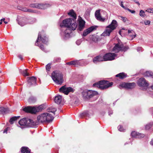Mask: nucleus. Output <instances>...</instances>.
<instances>
[{"mask_svg":"<svg viewBox=\"0 0 153 153\" xmlns=\"http://www.w3.org/2000/svg\"><path fill=\"white\" fill-rule=\"evenodd\" d=\"M61 27H67L65 30H62L60 33L62 38L65 40L67 39L70 37V34L71 31L75 30L77 27V24L74 20L72 19H67L63 20L60 24Z\"/></svg>","mask_w":153,"mask_h":153,"instance_id":"obj_1","label":"nucleus"},{"mask_svg":"<svg viewBox=\"0 0 153 153\" xmlns=\"http://www.w3.org/2000/svg\"><path fill=\"white\" fill-rule=\"evenodd\" d=\"M54 117L52 115L48 113H44L39 115L37 117V121L39 123L44 122H50L53 120Z\"/></svg>","mask_w":153,"mask_h":153,"instance_id":"obj_2","label":"nucleus"},{"mask_svg":"<svg viewBox=\"0 0 153 153\" xmlns=\"http://www.w3.org/2000/svg\"><path fill=\"white\" fill-rule=\"evenodd\" d=\"M53 81L57 84L61 85L63 81V75L61 73L55 71L53 72L51 75Z\"/></svg>","mask_w":153,"mask_h":153,"instance_id":"obj_3","label":"nucleus"},{"mask_svg":"<svg viewBox=\"0 0 153 153\" xmlns=\"http://www.w3.org/2000/svg\"><path fill=\"white\" fill-rule=\"evenodd\" d=\"M117 25V23L116 21L113 20L111 24L106 27V30L102 34V36H109L111 33L116 28Z\"/></svg>","mask_w":153,"mask_h":153,"instance_id":"obj_4","label":"nucleus"},{"mask_svg":"<svg viewBox=\"0 0 153 153\" xmlns=\"http://www.w3.org/2000/svg\"><path fill=\"white\" fill-rule=\"evenodd\" d=\"M113 82H109L107 81L102 80L94 84L93 86L97 87L102 89H106L111 86Z\"/></svg>","mask_w":153,"mask_h":153,"instance_id":"obj_5","label":"nucleus"},{"mask_svg":"<svg viewBox=\"0 0 153 153\" xmlns=\"http://www.w3.org/2000/svg\"><path fill=\"white\" fill-rule=\"evenodd\" d=\"M44 106L41 105L35 107L28 106L24 108L23 110L27 112H29L32 114H35L37 112L41 111L44 109Z\"/></svg>","mask_w":153,"mask_h":153,"instance_id":"obj_6","label":"nucleus"},{"mask_svg":"<svg viewBox=\"0 0 153 153\" xmlns=\"http://www.w3.org/2000/svg\"><path fill=\"white\" fill-rule=\"evenodd\" d=\"M128 49L127 47H124L123 44L119 43L117 44L113 48L112 51L115 53H118L121 51H126Z\"/></svg>","mask_w":153,"mask_h":153,"instance_id":"obj_7","label":"nucleus"},{"mask_svg":"<svg viewBox=\"0 0 153 153\" xmlns=\"http://www.w3.org/2000/svg\"><path fill=\"white\" fill-rule=\"evenodd\" d=\"M30 121V119L28 118H23L19 121V123L20 126H18L22 128L28 127V123Z\"/></svg>","mask_w":153,"mask_h":153,"instance_id":"obj_8","label":"nucleus"},{"mask_svg":"<svg viewBox=\"0 0 153 153\" xmlns=\"http://www.w3.org/2000/svg\"><path fill=\"white\" fill-rule=\"evenodd\" d=\"M116 54L114 53H108L103 56L104 61H111L114 60Z\"/></svg>","mask_w":153,"mask_h":153,"instance_id":"obj_9","label":"nucleus"},{"mask_svg":"<svg viewBox=\"0 0 153 153\" xmlns=\"http://www.w3.org/2000/svg\"><path fill=\"white\" fill-rule=\"evenodd\" d=\"M60 92L64 93L65 94L68 95L70 92H73L74 91V89L70 87H67L66 85L62 86L59 89Z\"/></svg>","mask_w":153,"mask_h":153,"instance_id":"obj_10","label":"nucleus"},{"mask_svg":"<svg viewBox=\"0 0 153 153\" xmlns=\"http://www.w3.org/2000/svg\"><path fill=\"white\" fill-rule=\"evenodd\" d=\"M43 33L44 32L42 31V32H39V33L37 39L36 40V43L35 44V45L38 46L37 44L39 41H42L43 43L45 44H47L48 41V39L45 36L42 37V33Z\"/></svg>","mask_w":153,"mask_h":153,"instance_id":"obj_11","label":"nucleus"},{"mask_svg":"<svg viewBox=\"0 0 153 153\" xmlns=\"http://www.w3.org/2000/svg\"><path fill=\"white\" fill-rule=\"evenodd\" d=\"M136 86V84L134 82L131 83H123L120 84L119 86V88L120 87L122 88H124L127 89H133Z\"/></svg>","mask_w":153,"mask_h":153,"instance_id":"obj_12","label":"nucleus"},{"mask_svg":"<svg viewBox=\"0 0 153 153\" xmlns=\"http://www.w3.org/2000/svg\"><path fill=\"white\" fill-rule=\"evenodd\" d=\"M138 85L140 87H147L149 86V84L146 81L144 78H140L137 82Z\"/></svg>","mask_w":153,"mask_h":153,"instance_id":"obj_13","label":"nucleus"},{"mask_svg":"<svg viewBox=\"0 0 153 153\" xmlns=\"http://www.w3.org/2000/svg\"><path fill=\"white\" fill-rule=\"evenodd\" d=\"M27 84L29 86L32 85H36V79L35 77L32 76L28 77Z\"/></svg>","mask_w":153,"mask_h":153,"instance_id":"obj_14","label":"nucleus"},{"mask_svg":"<svg viewBox=\"0 0 153 153\" xmlns=\"http://www.w3.org/2000/svg\"><path fill=\"white\" fill-rule=\"evenodd\" d=\"M95 16L96 19L101 22H104L105 19L104 18H102L100 13V10H98L96 11L95 13Z\"/></svg>","mask_w":153,"mask_h":153,"instance_id":"obj_15","label":"nucleus"},{"mask_svg":"<svg viewBox=\"0 0 153 153\" xmlns=\"http://www.w3.org/2000/svg\"><path fill=\"white\" fill-rule=\"evenodd\" d=\"M131 134L132 137L139 138L143 137L145 136L144 134H143L139 133L135 131L132 132Z\"/></svg>","mask_w":153,"mask_h":153,"instance_id":"obj_16","label":"nucleus"},{"mask_svg":"<svg viewBox=\"0 0 153 153\" xmlns=\"http://www.w3.org/2000/svg\"><path fill=\"white\" fill-rule=\"evenodd\" d=\"M96 28L94 26H91L84 30L83 34L84 36H86L90 33L96 29Z\"/></svg>","mask_w":153,"mask_h":153,"instance_id":"obj_17","label":"nucleus"},{"mask_svg":"<svg viewBox=\"0 0 153 153\" xmlns=\"http://www.w3.org/2000/svg\"><path fill=\"white\" fill-rule=\"evenodd\" d=\"M104 61L103 56L99 55L95 57L93 60V62L94 63H97L98 62Z\"/></svg>","mask_w":153,"mask_h":153,"instance_id":"obj_18","label":"nucleus"},{"mask_svg":"<svg viewBox=\"0 0 153 153\" xmlns=\"http://www.w3.org/2000/svg\"><path fill=\"white\" fill-rule=\"evenodd\" d=\"M30 121L28 123V127H34L35 126H36L39 123L38 121H33V120L30 119Z\"/></svg>","mask_w":153,"mask_h":153,"instance_id":"obj_19","label":"nucleus"},{"mask_svg":"<svg viewBox=\"0 0 153 153\" xmlns=\"http://www.w3.org/2000/svg\"><path fill=\"white\" fill-rule=\"evenodd\" d=\"M85 22L82 19H80L79 21L78 29L80 31L82 30L84 27Z\"/></svg>","mask_w":153,"mask_h":153,"instance_id":"obj_20","label":"nucleus"},{"mask_svg":"<svg viewBox=\"0 0 153 153\" xmlns=\"http://www.w3.org/2000/svg\"><path fill=\"white\" fill-rule=\"evenodd\" d=\"M89 63V62L87 60H77V66H83L85 65L88 64Z\"/></svg>","mask_w":153,"mask_h":153,"instance_id":"obj_21","label":"nucleus"},{"mask_svg":"<svg viewBox=\"0 0 153 153\" xmlns=\"http://www.w3.org/2000/svg\"><path fill=\"white\" fill-rule=\"evenodd\" d=\"M9 111V110L8 108L3 107H0V114H6L8 113Z\"/></svg>","mask_w":153,"mask_h":153,"instance_id":"obj_22","label":"nucleus"},{"mask_svg":"<svg viewBox=\"0 0 153 153\" xmlns=\"http://www.w3.org/2000/svg\"><path fill=\"white\" fill-rule=\"evenodd\" d=\"M50 6V5L49 4H38V8L44 9Z\"/></svg>","mask_w":153,"mask_h":153,"instance_id":"obj_23","label":"nucleus"},{"mask_svg":"<svg viewBox=\"0 0 153 153\" xmlns=\"http://www.w3.org/2000/svg\"><path fill=\"white\" fill-rule=\"evenodd\" d=\"M62 100V97L60 95H59L55 97L54 101L57 104H60Z\"/></svg>","mask_w":153,"mask_h":153,"instance_id":"obj_24","label":"nucleus"},{"mask_svg":"<svg viewBox=\"0 0 153 153\" xmlns=\"http://www.w3.org/2000/svg\"><path fill=\"white\" fill-rule=\"evenodd\" d=\"M88 93L89 98H91L97 95L98 94L97 91L91 90H89Z\"/></svg>","mask_w":153,"mask_h":153,"instance_id":"obj_25","label":"nucleus"},{"mask_svg":"<svg viewBox=\"0 0 153 153\" xmlns=\"http://www.w3.org/2000/svg\"><path fill=\"white\" fill-rule=\"evenodd\" d=\"M18 9L20 10H21L24 12H27L30 13L34 12L33 10L30 9H28L25 7H19L18 8Z\"/></svg>","mask_w":153,"mask_h":153,"instance_id":"obj_26","label":"nucleus"},{"mask_svg":"<svg viewBox=\"0 0 153 153\" xmlns=\"http://www.w3.org/2000/svg\"><path fill=\"white\" fill-rule=\"evenodd\" d=\"M88 91L89 90H84L82 92V97L85 99L89 98V97H88Z\"/></svg>","mask_w":153,"mask_h":153,"instance_id":"obj_27","label":"nucleus"},{"mask_svg":"<svg viewBox=\"0 0 153 153\" xmlns=\"http://www.w3.org/2000/svg\"><path fill=\"white\" fill-rule=\"evenodd\" d=\"M116 76L119 77L120 79H123L127 77V75L124 73H121L116 75Z\"/></svg>","mask_w":153,"mask_h":153,"instance_id":"obj_28","label":"nucleus"},{"mask_svg":"<svg viewBox=\"0 0 153 153\" xmlns=\"http://www.w3.org/2000/svg\"><path fill=\"white\" fill-rule=\"evenodd\" d=\"M22 153H30V149L27 147H22L21 149Z\"/></svg>","mask_w":153,"mask_h":153,"instance_id":"obj_29","label":"nucleus"},{"mask_svg":"<svg viewBox=\"0 0 153 153\" xmlns=\"http://www.w3.org/2000/svg\"><path fill=\"white\" fill-rule=\"evenodd\" d=\"M68 14L74 18H76V14L73 10H71L68 13Z\"/></svg>","mask_w":153,"mask_h":153,"instance_id":"obj_30","label":"nucleus"},{"mask_svg":"<svg viewBox=\"0 0 153 153\" xmlns=\"http://www.w3.org/2000/svg\"><path fill=\"white\" fill-rule=\"evenodd\" d=\"M19 117L20 116H15L11 117L9 120L10 123L11 124H13V123L17 119H19Z\"/></svg>","mask_w":153,"mask_h":153,"instance_id":"obj_31","label":"nucleus"},{"mask_svg":"<svg viewBox=\"0 0 153 153\" xmlns=\"http://www.w3.org/2000/svg\"><path fill=\"white\" fill-rule=\"evenodd\" d=\"M36 101V98L34 97H30L28 100V102L31 103H34Z\"/></svg>","mask_w":153,"mask_h":153,"instance_id":"obj_32","label":"nucleus"},{"mask_svg":"<svg viewBox=\"0 0 153 153\" xmlns=\"http://www.w3.org/2000/svg\"><path fill=\"white\" fill-rule=\"evenodd\" d=\"M90 10L89 9H87L84 15V17L86 19H88L90 16Z\"/></svg>","mask_w":153,"mask_h":153,"instance_id":"obj_33","label":"nucleus"},{"mask_svg":"<svg viewBox=\"0 0 153 153\" xmlns=\"http://www.w3.org/2000/svg\"><path fill=\"white\" fill-rule=\"evenodd\" d=\"M145 76L149 77L153 76V73L150 71H147L144 73Z\"/></svg>","mask_w":153,"mask_h":153,"instance_id":"obj_34","label":"nucleus"},{"mask_svg":"<svg viewBox=\"0 0 153 153\" xmlns=\"http://www.w3.org/2000/svg\"><path fill=\"white\" fill-rule=\"evenodd\" d=\"M77 60L69 62L66 63V64L67 65H73L75 66H77Z\"/></svg>","mask_w":153,"mask_h":153,"instance_id":"obj_35","label":"nucleus"},{"mask_svg":"<svg viewBox=\"0 0 153 153\" xmlns=\"http://www.w3.org/2000/svg\"><path fill=\"white\" fill-rule=\"evenodd\" d=\"M152 127H153V122L146 125L145 126V128L146 129L148 130Z\"/></svg>","mask_w":153,"mask_h":153,"instance_id":"obj_36","label":"nucleus"},{"mask_svg":"<svg viewBox=\"0 0 153 153\" xmlns=\"http://www.w3.org/2000/svg\"><path fill=\"white\" fill-rule=\"evenodd\" d=\"M27 69H26L25 70H24L22 71L21 73L22 74L23 76H29V74L27 72Z\"/></svg>","mask_w":153,"mask_h":153,"instance_id":"obj_37","label":"nucleus"},{"mask_svg":"<svg viewBox=\"0 0 153 153\" xmlns=\"http://www.w3.org/2000/svg\"><path fill=\"white\" fill-rule=\"evenodd\" d=\"M52 107L49 108V110H51V111H48L49 112H51L53 113L54 114H55V112L56 111L57 109L56 108H52Z\"/></svg>","mask_w":153,"mask_h":153,"instance_id":"obj_38","label":"nucleus"},{"mask_svg":"<svg viewBox=\"0 0 153 153\" xmlns=\"http://www.w3.org/2000/svg\"><path fill=\"white\" fill-rule=\"evenodd\" d=\"M89 115L88 111H85L84 112L81 114V117L83 116H88Z\"/></svg>","mask_w":153,"mask_h":153,"instance_id":"obj_39","label":"nucleus"},{"mask_svg":"<svg viewBox=\"0 0 153 153\" xmlns=\"http://www.w3.org/2000/svg\"><path fill=\"white\" fill-rule=\"evenodd\" d=\"M139 14L142 17H144L146 16L143 10H141L140 11Z\"/></svg>","mask_w":153,"mask_h":153,"instance_id":"obj_40","label":"nucleus"},{"mask_svg":"<svg viewBox=\"0 0 153 153\" xmlns=\"http://www.w3.org/2000/svg\"><path fill=\"white\" fill-rule=\"evenodd\" d=\"M51 64L48 63L46 66V69L47 71H49L51 68Z\"/></svg>","mask_w":153,"mask_h":153,"instance_id":"obj_41","label":"nucleus"},{"mask_svg":"<svg viewBox=\"0 0 153 153\" xmlns=\"http://www.w3.org/2000/svg\"><path fill=\"white\" fill-rule=\"evenodd\" d=\"M38 4H37V3L31 4L30 5V7L37 8H38Z\"/></svg>","mask_w":153,"mask_h":153,"instance_id":"obj_42","label":"nucleus"},{"mask_svg":"<svg viewBox=\"0 0 153 153\" xmlns=\"http://www.w3.org/2000/svg\"><path fill=\"white\" fill-rule=\"evenodd\" d=\"M119 18L120 19L122 20L124 22H126L127 20V18L124 17L122 16H119Z\"/></svg>","mask_w":153,"mask_h":153,"instance_id":"obj_43","label":"nucleus"},{"mask_svg":"<svg viewBox=\"0 0 153 153\" xmlns=\"http://www.w3.org/2000/svg\"><path fill=\"white\" fill-rule=\"evenodd\" d=\"M119 130L120 131H124V129H123L122 126L121 125L119 126L118 127Z\"/></svg>","mask_w":153,"mask_h":153,"instance_id":"obj_44","label":"nucleus"},{"mask_svg":"<svg viewBox=\"0 0 153 153\" xmlns=\"http://www.w3.org/2000/svg\"><path fill=\"white\" fill-rule=\"evenodd\" d=\"M146 11L147 12L149 13H153V8H149L147 9Z\"/></svg>","mask_w":153,"mask_h":153,"instance_id":"obj_45","label":"nucleus"},{"mask_svg":"<svg viewBox=\"0 0 153 153\" xmlns=\"http://www.w3.org/2000/svg\"><path fill=\"white\" fill-rule=\"evenodd\" d=\"M18 24L20 26H23L24 25H25L26 24V23H24L23 21H22L21 22L20 21H19V22H18Z\"/></svg>","mask_w":153,"mask_h":153,"instance_id":"obj_46","label":"nucleus"},{"mask_svg":"<svg viewBox=\"0 0 153 153\" xmlns=\"http://www.w3.org/2000/svg\"><path fill=\"white\" fill-rule=\"evenodd\" d=\"M61 60V59L59 57H57L55 58L54 60V61L56 62H59Z\"/></svg>","mask_w":153,"mask_h":153,"instance_id":"obj_47","label":"nucleus"},{"mask_svg":"<svg viewBox=\"0 0 153 153\" xmlns=\"http://www.w3.org/2000/svg\"><path fill=\"white\" fill-rule=\"evenodd\" d=\"M40 49L43 51H45V52H46V51L45 50V49L44 48V46L43 45H41L40 46Z\"/></svg>","mask_w":153,"mask_h":153,"instance_id":"obj_48","label":"nucleus"},{"mask_svg":"<svg viewBox=\"0 0 153 153\" xmlns=\"http://www.w3.org/2000/svg\"><path fill=\"white\" fill-rule=\"evenodd\" d=\"M150 23V21L149 20H147L144 22V24L146 25H149Z\"/></svg>","mask_w":153,"mask_h":153,"instance_id":"obj_49","label":"nucleus"},{"mask_svg":"<svg viewBox=\"0 0 153 153\" xmlns=\"http://www.w3.org/2000/svg\"><path fill=\"white\" fill-rule=\"evenodd\" d=\"M126 10H128L130 12L132 13H134L135 12L134 10H131L128 8H127Z\"/></svg>","mask_w":153,"mask_h":153,"instance_id":"obj_50","label":"nucleus"},{"mask_svg":"<svg viewBox=\"0 0 153 153\" xmlns=\"http://www.w3.org/2000/svg\"><path fill=\"white\" fill-rule=\"evenodd\" d=\"M76 43L77 45H79L81 43V41L80 40H77L76 41Z\"/></svg>","mask_w":153,"mask_h":153,"instance_id":"obj_51","label":"nucleus"},{"mask_svg":"<svg viewBox=\"0 0 153 153\" xmlns=\"http://www.w3.org/2000/svg\"><path fill=\"white\" fill-rule=\"evenodd\" d=\"M133 1L137 4L139 6L140 5V4L139 1L137 0H133Z\"/></svg>","mask_w":153,"mask_h":153,"instance_id":"obj_52","label":"nucleus"},{"mask_svg":"<svg viewBox=\"0 0 153 153\" xmlns=\"http://www.w3.org/2000/svg\"><path fill=\"white\" fill-rule=\"evenodd\" d=\"M123 1H121V4H120V6H121V7H123L124 9H127V8H126L125 7V6H124V5H123Z\"/></svg>","mask_w":153,"mask_h":153,"instance_id":"obj_53","label":"nucleus"},{"mask_svg":"<svg viewBox=\"0 0 153 153\" xmlns=\"http://www.w3.org/2000/svg\"><path fill=\"white\" fill-rule=\"evenodd\" d=\"M129 36H130L132 39H133L136 36L135 35H129Z\"/></svg>","mask_w":153,"mask_h":153,"instance_id":"obj_54","label":"nucleus"},{"mask_svg":"<svg viewBox=\"0 0 153 153\" xmlns=\"http://www.w3.org/2000/svg\"><path fill=\"white\" fill-rule=\"evenodd\" d=\"M142 50L141 47H138L137 48V50L138 51H139Z\"/></svg>","mask_w":153,"mask_h":153,"instance_id":"obj_55","label":"nucleus"},{"mask_svg":"<svg viewBox=\"0 0 153 153\" xmlns=\"http://www.w3.org/2000/svg\"><path fill=\"white\" fill-rule=\"evenodd\" d=\"M128 32L129 34H130L131 33H133L134 32L132 30H128Z\"/></svg>","mask_w":153,"mask_h":153,"instance_id":"obj_56","label":"nucleus"},{"mask_svg":"<svg viewBox=\"0 0 153 153\" xmlns=\"http://www.w3.org/2000/svg\"><path fill=\"white\" fill-rule=\"evenodd\" d=\"M113 113V111H109L108 112V114L110 116L111 114H112Z\"/></svg>","mask_w":153,"mask_h":153,"instance_id":"obj_57","label":"nucleus"},{"mask_svg":"<svg viewBox=\"0 0 153 153\" xmlns=\"http://www.w3.org/2000/svg\"><path fill=\"white\" fill-rule=\"evenodd\" d=\"M7 128H6L4 130V131L3 133H7Z\"/></svg>","mask_w":153,"mask_h":153,"instance_id":"obj_58","label":"nucleus"},{"mask_svg":"<svg viewBox=\"0 0 153 153\" xmlns=\"http://www.w3.org/2000/svg\"><path fill=\"white\" fill-rule=\"evenodd\" d=\"M18 57H19V58H20L21 59H23L22 56L21 55H19L18 56Z\"/></svg>","mask_w":153,"mask_h":153,"instance_id":"obj_59","label":"nucleus"},{"mask_svg":"<svg viewBox=\"0 0 153 153\" xmlns=\"http://www.w3.org/2000/svg\"><path fill=\"white\" fill-rule=\"evenodd\" d=\"M5 20V18H3V19H1V22H2V21L4 22V21Z\"/></svg>","mask_w":153,"mask_h":153,"instance_id":"obj_60","label":"nucleus"},{"mask_svg":"<svg viewBox=\"0 0 153 153\" xmlns=\"http://www.w3.org/2000/svg\"><path fill=\"white\" fill-rule=\"evenodd\" d=\"M151 144L153 146V139L151 142Z\"/></svg>","mask_w":153,"mask_h":153,"instance_id":"obj_61","label":"nucleus"},{"mask_svg":"<svg viewBox=\"0 0 153 153\" xmlns=\"http://www.w3.org/2000/svg\"><path fill=\"white\" fill-rule=\"evenodd\" d=\"M4 23L5 24H7V22L4 21Z\"/></svg>","mask_w":153,"mask_h":153,"instance_id":"obj_62","label":"nucleus"},{"mask_svg":"<svg viewBox=\"0 0 153 153\" xmlns=\"http://www.w3.org/2000/svg\"><path fill=\"white\" fill-rule=\"evenodd\" d=\"M151 88L152 89H153V85L151 86Z\"/></svg>","mask_w":153,"mask_h":153,"instance_id":"obj_63","label":"nucleus"},{"mask_svg":"<svg viewBox=\"0 0 153 153\" xmlns=\"http://www.w3.org/2000/svg\"><path fill=\"white\" fill-rule=\"evenodd\" d=\"M2 22H1H1H0V25L1 24H2Z\"/></svg>","mask_w":153,"mask_h":153,"instance_id":"obj_64","label":"nucleus"}]
</instances>
